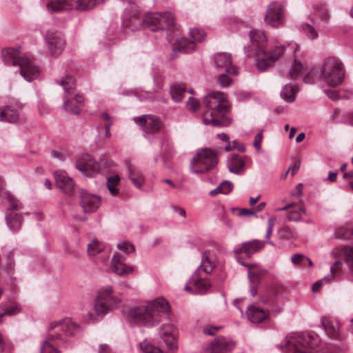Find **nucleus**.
<instances>
[{
    "instance_id": "f257e3e1",
    "label": "nucleus",
    "mask_w": 353,
    "mask_h": 353,
    "mask_svg": "<svg viewBox=\"0 0 353 353\" xmlns=\"http://www.w3.org/2000/svg\"><path fill=\"white\" fill-rule=\"evenodd\" d=\"M170 312L168 302L163 298H157L145 305L129 308L126 316L131 322L152 327L168 316Z\"/></svg>"
},
{
    "instance_id": "f03ea898",
    "label": "nucleus",
    "mask_w": 353,
    "mask_h": 353,
    "mask_svg": "<svg viewBox=\"0 0 353 353\" xmlns=\"http://www.w3.org/2000/svg\"><path fill=\"white\" fill-rule=\"evenodd\" d=\"M204 103L206 110L203 114V120L205 124L221 127L230 123L228 116L229 103L224 93L212 92L206 96Z\"/></svg>"
},
{
    "instance_id": "7ed1b4c3",
    "label": "nucleus",
    "mask_w": 353,
    "mask_h": 353,
    "mask_svg": "<svg viewBox=\"0 0 353 353\" xmlns=\"http://www.w3.org/2000/svg\"><path fill=\"white\" fill-rule=\"evenodd\" d=\"M78 329L79 326L70 319L52 322L41 353H60L58 347L65 343L68 337L74 335Z\"/></svg>"
},
{
    "instance_id": "20e7f679",
    "label": "nucleus",
    "mask_w": 353,
    "mask_h": 353,
    "mask_svg": "<svg viewBox=\"0 0 353 353\" xmlns=\"http://www.w3.org/2000/svg\"><path fill=\"white\" fill-rule=\"evenodd\" d=\"M252 46L255 48L256 65L259 70L263 71L271 67L283 54L285 48L283 46H276L270 51L265 50L267 37L259 30H252L250 32Z\"/></svg>"
},
{
    "instance_id": "39448f33",
    "label": "nucleus",
    "mask_w": 353,
    "mask_h": 353,
    "mask_svg": "<svg viewBox=\"0 0 353 353\" xmlns=\"http://www.w3.org/2000/svg\"><path fill=\"white\" fill-rule=\"evenodd\" d=\"M174 24V19L170 12L149 13L144 17L136 13L125 18L123 21V26L132 31L142 26H146L152 31H157L170 28Z\"/></svg>"
},
{
    "instance_id": "423d86ee",
    "label": "nucleus",
    "mask_w": 353,
    "mask_h": 353,
    "mask_svg": "<svg viewBox=\"0 0 353 353\" xmlns=\"http://www.w3.org/2000/svg\"><path fill=\"white\" fill-rule=\"evenodd\" d=\"M121 300L113 292L111 286L100 289L94 299L93 307L88 312L85 320L94 323L105 314L119 307Z\"/></svg>"
},
{
    "instance_id": "0eeeda50",
    "label": "nucleus",
    "mask_w": 353,
    "mask_h": 353,
    "mask_svg": "<svg viewBox=\"0 0 353 353\" xmlns=\"http://www.w3.org/2000/svg\"><path fill=\"white\" fill-rule=\"evenodd\" d=\"M2 56L6 65L19 67L20 73L26 80L30 81L39 75L37 66L28 57L21 56L17 49H6L3 50Z\"/></svg>"
},
{
    "instance_id": "6e6552de",
    "label": "nucleus",
    "mask_w": 353,
    "mask_h": 353,
    "mask_svg": "<svg viewBox=\"0 0 353 353\" xmlns=\"http://www.w3.org/2000/svg\"><path fill=\"white\" fill-rule=\"evenodd\" d=\"M319 339L317 336L294 333L286 337L283 352L285 353H317Z\"/></svg>"
},
{
    "instance_id": "1a4fd4ad",
    "label": "nucleus",
    "mask_w": 353,
    "mask_h": 353,
    "mask_svg": "<svg viewBox=\"0 0 353 353\" xmlns=\"http://www.w3.org/2000/svg\"><path fill=\"white\" fill-rule=\"evenodd\" d=\"M215 267L214 256L205 252L202 256L201 264L198 268L194 278L192 279L184 290L189 292L203 294L211 287L210 282L202 278V272L210 274Z\"/></svg>"
},
{
    "instance_id": "9d476101",
    "label": "nucleus",
    "mask_w": 353,
    "mask_h": 353,
    "mask_svg": "<svg viewBox=\"0 0 353 353\" xmlns=\"http://www.w3.org/2000/svg\"><path fill=\"white\" fill-rule=\"evenodd\" d=\"M57 83L63 88L65 92L64 109L72 114H79L82 108L83 100L82 97L76 92L74 78L67 74L57 81Z\"/></svg>"
},
{
    "instance_id": "9b49d317",
    "label": "nucleus",
    "mask_w": 353,
    "mask_h": 353,
    "mask_svg": "<svg viewBox=\"0 0 353 353\" xmlns=\"http://www.w3.org/2000/svg\"><path fill=\"white\" fill-rule=\"evenodd\" d=\"M345 77L343 64L336 57H328L325 59L321 69V78L330 86L340 85Z\"/></svg>"
},
{
    "instance_id": "f8f14e48",
    "label": "nucleus",
    "mask_w": 353,
    "mask_h": 353,
    "mask_svg": "<svg viewBox=\"0 0 353 353\" xmlns=\"http://www.w3.org/2000/svg\"><path fill=\"white\" fill-rule=\"evenodd\" d=\"M217 152L209 148L199 151L192 161V170L203 173L214 168L218 163Z\"/></svg>"
},
{
    "instance_id": "ddd939ff",
    "label": "nucleus",
    "mask_w": 353,
    "mask_h": 353,
    "mask_svg": "<svg viewBox=\"0 0 353 353\" xmlns=\"http://www.w3.org/2000/svg\"><path fill=\"white\" fill-rule=\"evenodd\" d=\"M104 1L105 0H50L47 7L48 10L56 12L71 10L74 7L79 11H85Z\"/></svg>"
},
{
    "instance_id": "4468645a",
    "label": "nucleus",
    "mask_w": 353,
    "mask_h": 353,
    "mask_svg": "<svg viewBox=\"0 0 353 353\" xmlns=\"http://www.w3.org/2000/svg\"><path fill=\"white\" fill-rule=\"evenodd\" d=\"M264 21L268 25L276 28L284 21V11L282 5L279 2L271 3L267 8Z\"/></svg>"
},
{
    "instance_id": "2eb2a0df",
    "label": "nucleus",
    "mask_w": 353,
    "mask_h": 353,
    "mask_svg": "<svg viewBox=\"0 0 353 353\" xmlns=\"http://www.w3.org/2000/svg\"><path fill=\"white\" fill-rule=\"evenodd\" d=\"M76 167L85 176L90 177L94 176L100 170L99 164L89 154L80 157L77 161Z\"/></svg>"
},
{
    "instance_id": "dca6fc26",
    "label": "nucleus",
    "mask_w": 353,
    "mask_h": 353,
    "mask_svg": "<svg viewBox=\"0 0 353 353\" xmlns=\"http://www.w3.org/2000/svg\"><path fill=\"white\" fill-rule=\"evenodd\" d=\"M265 246V242L253 240L243 243L234 250L237 261L241 264V254H244L247 257H251L254 253L261 250Z\"/></svg>"
},
{
    "instance_id": "f3484780",
    "label": "nucleus",
    "mask_w": 353,
    "mask_h": 353,
    "mask_svg": "<svg viewBox=\"0 0 353 353\" xmlns=\"http://www.w3.org/2000/svg\"><path fill=\"white\" fill-rule=\"evenodd\" d=\"M159 334L168 350H174L177 348V330L172 323H163Z\"/></svg>"
},
{
    "instance_id": "a211bd4d",
    "label": "nucleus",
    "mask_w": 353,
    "mask_h": 353,
    "mask_svg": "<svg viewBox=\"0 0 353 353\" xmlns=\"http://www.w3.org/2000/svg\"><path fill=\"white\" fill-rule=\"evenodd\" d=\"M241 265L248 268L250 292L252 296H255L257 292L258 285L262 278L265 275L266 270L256 264H247L245 263H241Z\"/></svg>"
},
{
    "instance_id": "6ab92c4d",
    "label": "nucleus",
    "mask_w": 353,
    "mask_h": 353,
    "mask_svg": "<svg viewBox=\"0 0 353 353\" xmlns=\"http://www.w3.org/2000/svg\"><path fill=\"white\" fill-rule=\"evenodd\" d=\"M46 40L52 55L57 56L61 53L65 46V41L59 32L48 30L46 33Z\"/></svg>"
},
{
    "instance_id": "aec40b11",
    "label": "nucleus",
    "mask_w": 353,
    "mask_h": 353,
    "mask_svg": "<svg viewBox=\"0 0 353 353\" xmlns=\"http://www.w3.org/2000/svg\"><path fill=\"white\" fill-rule=\"evenodd\" d=\"M214 64L219 72H226L229 74H236V68L232 64V57L226 52L218 53L214 57Z\"/></svg>"
},
{
    "instance_id": "412c9836",
    "label": "nucleus",
    "mask_w": 353,
    "mask_h": 353,
    "mask_svg": "<svg viewBox=\"0 0 353 353\" xmlns=\"http://www.w3.org/2000/svg\"><path fill=\"white\" fill-rule=\"evenodd\" d=\"M101 199L99 196L82 190L80 196V205L85 213L95 212L100 206Z\"/></svg>"
},
{
    "instance_id": "4be33fe9",
    "label": "nucleus",
    "mask_w": 353,
    "mask_h": 353,
    "mask_svg": "<svg viewBox=\"0 0 353 353\" xmlns=\"http://www.w3.org/2000/svg\"><path fill=\"white\" fill-rule=\"evenodd\" d=\"M134 121L143 128L146 133H155L161 128V122L159 118L153 115H147L134 119Z\"/></svg>"
},
{
    "instance_id": "5701e85b",
    "label": "nucleus",
    "mask_w": 353,
    "mask_h": 353,
    "mask_svg": "<svg viewBox=\"0 0 353 353\" xmlns=\"http://www.w3.org/2000/svg\"><path fill=\"white\" fill-rule=\"evenodd\" d=\"M321 322L329 338L339 341L343 340V338L340 332V323L337 321L323 316Z\"/></svg>"
},
{
    "instance_id": "b1692460",
    "label": "nucleus",
    "mask_w": 353,
    "mask_h": 353,
    "mask_svg": "<svg viewBox=\"0 0 353 353\" xmlns=\"http://www.w3.org/2000/svg\"><path fill=\"white\" fill-rule=\"evenodd\" d=\"M125 258L120 254H114L111 262L110 269L112 272L120 275H125L132 273L134 268L123 263Z\"/></svg>"
},
{
    "instance_id": "393cba45",
    "label": "nucleus",
    "mask_w": 353,
    "mask_h": 353,
    "mask_svg": "<svg viewBox=\"0 0 353 353\" xmlns=\"http://www.w3.org/2000/svg\"><path fill=\"white\" fill-rule=\"evenodd\" d=\"M335 258L342 259L347 265L350 272L353 274V246L343 245L333 251Z\"/></svg>"
},
{
    "instance_id": "a878e982",
    "label": "nucleus",
    "mask_w": 353,
    "mask_h": 353,
    "mask_svg": "<svg viewBox=\"0 0 353 353\" xmlns=\"http://www.w3.org/2000/svg\"><path fill=\"white\" fill-rule=\"evenodd\" d=\"M54 177L57 186L65 194H72L74 191V183L72 178L64 172H56Z\"/></svg>"
},
{
    "instance_id": "bb28decb",
    "label": "nucleus",
    "mask_w": 353,
    "mask_h": 353,
    "mask_svg": "<svg viewBox=\"0 0 353 353\" xmlns=\"http://www.w3.org/2000/svg\"><path fill=\"white\" fill-rule=\"evenodd\" d=\"M234 344L224 337H218L211 343L210 353H230Z\"/></svg>"
},
{
    "instance_id": "cd10ccee",
    "label": "nucleus",
    "mask_w": 353,
    "mask_h": 353,
    "mask_svg": "<svg viewBox=\"0 0 353 353\" xmlns=\"http://www.w3.org/2000/svg\"><path fill=\"white\" fill-rule=\"evenodd\" d=\"M248 160L249 159L247 157L233 154L228 163L230 172L236 174L243 173Z\"/></svg>"
},
{
    "instance_id": "c85d7f7f",
    "label": "nucleus",
    "mask_w": 353,
    "mask_h": 353,
    "mask_svg": "<svg viewBox=\"0 0 353 353\" xmlns=\"http://www.w3.org/2000/svg\"><path fill=\"white\" fill-rule=\"evenodd\" d=\"M128 178L131 183L137 188H141L145 183V176L141 170L137 166L129 164L128 166Z\"/></svg>"
},
{
    "instance_id": "c756f323",
    "label": "nucleus",
    "mask_w": 353,
    "mask_h": 353,
    "mask_svg": "<svg viewBox=\"0 0 353 353\" xmlns=\"http://www.w3.org/2000/svg\"><path fill=\"white\" fill-rule=\"evenodd\" d=\"M248 319L253 323H259L268 317V313L259 307L251 306L246 312Z\"/></svg>"
},
{
    "instance_id": "7c9ffc66",
    "label": "nucleus",
    "mask_w": 353,
    "mask_h": 353,
    "mask_svg": "<svg viewBox=\"0 0 353 353\" xmlns=\"http://www.w3.org/2000/svg\"><path fill=\"white\" fill-rule=\"evenodd\" d=\"M10 207L8 208V212L6 213V221L7 223V225L11 228V229H17L19 228L22 223V216L14 212V210H17V209H12V205H10ZM21 205L20 206L18 210L21 208Z\"/></svg>"
},
{
    "instance_id": "2f4dec72",
    "label": "nucleus",
    "mask_w": 353,
    "mask_h": 353,
    "mask_svg": "<svg viewBox=\"0 0 353 353\" xmlns=\"http://www.w3.org/2000/svg\"><path fill=\"white\" fill-rule=\"evenodd\" d=\"M19 119L17 110L12 106H6L3 109L0 108V121L14 123Z\"/></svg>"
},
{
    "instance_id": "473e14b6",
    "label": "nucleus",
    "mask_w": 353,
    "mask_h": 353,
    "mask_svg": "<svg viewBox=\"0 0 353 353\" xmlns=\"http://www.w3.org/2000/svg\"><path fill=\"white\" fill-rule=\"evenodd\" d=\"M196 44L185 38L177 39L173 45V50L188 53L194 50Z\"/></svg>"
},
{
    "instance_id": "72a5a7b5",
    "label": "nucleus",
    "mask_w": 353,
    "mask_h": 353,
    "mask_svg": "<svg viewBox=\"0 0 353 353\" xmlns=\"http://www.w3.org/2000/svg\"><path fill=\"white\" fill-rule=\"evenodd\" d=\"M290 209H291V211L288 215V219L290 221H296L299 220L301 219V214L305 213V210L302 207L294 203H290L278 209V210H288Z\"/></svg>"
},
{
    "instance_id": "f704fd0d",
    "label": "nucleus",
    "mask_w": 353,
    "mask_h": 353,
    "mask_svg": "<svg viewBox=\"0 0 353 353\" xmlns=\"http://www.w3.org/2000/svg\"><path fill=\"white\" fill-rule=\"evenodd\" d=\"M4 182L1 177H0V198H5L8 201L9 204L12 205V209H18L21 206V203L8 191L4 189Z\"/></svg>"
},
{
    "instance_id": "c9c22d12",
    "label": "nucleus",
    "mask_w": 353,
    "mask_h": 353,
    "mask_svg": "<svg viewBox=\"0 0 353 353\" xmlns=\"http://www.w3.org/2000/svg\"><path fill=\"white\" fill-rule=\"evenodd\" d=\"M298 90L296 85L287 84L281 90V96L286 101L292 102L295 99L296 94Z\"/></svg>"
},
{
    "instance_id": "e433bc0d",
    "label": "nucleus",
    "mask_w": 353,
    "mask_h": 353,
    "mask_svg": "<svg viewBox=\"0 0 353 353\" xmlns=\"http://www.w3.org/2000/svg\"><path fill=\"white\" fill-rule=\"evenodd\" d=\"M119 182L120 177L117 174L108 177L107 188L112 195L115 196L119 194V189L117 186L119 185Z\"/></svg>"
},
{
    "instance_id": "4c0bfd02",
    "label": "nucleus",
    "mask_w": 353,
    "mask_h": 353,
    "mask_svg": "<svg viewBox=\"0 0 353 353\" xmlns=\"http://www.w3.org/2000/svg\"><path fill=\"white\" fill-rule=\"evenodd\" d=\"M104 249V245L97 239L92 240L88 245V253L90 256H94L101 252Z\"/></svg>"
},
{
    "instance_id": "58836bf2",
    "label": "nucleus",
    "mask_w": 353,
    "mask_h": 353,
    "mask_svg": "<svg viewBox=\"0 0 353 353\" xmlns=\"http://www.w3.org/2000/svg\"><path fill=\"white\" fill-rule=\"evenodd\" d=\"M185 92V88L181 85H174L171 87L170 93L175 101H180Z\"/></svg>"
},
{
    "instance_id": "ea45409f",
    "label": "nucleus",
    "mask_w": 353,
    "mask_h": 353,
    "mask_svg": "<svg viewBox=\"0 0 353 353\" xmlns=\"http://www.w3.org/2000/svg\"><path fill=\"white\" fill-rule=\"evenodd\" d=\"M232 188H233V185L232 183H230L229 181H225V182H223L216 188L210 191V194L213 196L219 193L228 194L232 190Z\"/></svg>"
},
{
    "instance_id": "a19ab883",
    "label": "nucleus",
    "mask_w": 353,
    "mask_h": 353,
    "mask_svg": "<svg viewBox=\"0 0 353 353\" xmlns=\"http://www.w3.org/2000/svg\"><path fill=\"white\" fill-rule=\"evenodd\" d=\"M353 235V228L350 225L339 228L335 232L336 239H348Z\"/></svg>"
},
{
    "instance_id": "79ce46f5",
    "label": "nucleus",
    "mask_w": 353,
    "mask_h": 353,
    "mask_svg": "<svg viewBox=\"0 0 353 353\" xmlns=\"http://www.w3.org/2000/svg\"><path fill=\"white\" fill-rule=\"evenodd\" d=\"M302 70V63L296 59H294L292 68L289 72V75L292 79H296L300 75Z\"/></svg>"
},
{
    "instance_id": "37998d69",
    "label": "nucleus",
    "mask_w": 353,
    "mask_h": 353,
    "mask_svg": "<svg viewBox=\"0 0 353 353\" xmlns=\"http://www.w3.org/2000/svg\"><path fill=\"white\" fill-rule=\"evenodd\" d=\"M193 42H201L205 37V32L199 28H192L190 32Z\"/></svg>"
},
{
    "instance_id": "c03bdc74",
    "label": "nucleus",
    "mask_w": 353,
    "mask_h": 353,
    "mask_svg": "<svg viewBox=\"0 0 353 353\" xmlns=\"http://www.w3.org/2000/svg\"><path fill=\"white\" fill-rule=\"evenodd\" d=\"M140 348L143 353H162V351L157 347H154L147 342L140 343Z\"/></svg>"
},
{
    "instance_id": "a18cd8bd",
    "label": "nucleus",
    "mask_w": 353,
    "mask_h": 353,
    "mask_svg": "<svg viewBox=\"0 0 353 353\" xmlns=\"http://www.w3.org/2000/svg\"><path fill=\"white\" fill-rule=\"evenodd\" d=\"M316 14L322 21H327L330 19L328 10L324 6H319L316 9Z\"/></svg>"
},
{
    "instance_id": "49530a36",
    "label": "nucleus",
    "mask_w": 353,
    "mask_h": 353,
    "mask_svg": "<svg viewBox=\"0 0 353 353\" xmlns=\"http://www.w3.org/2000/svg\"><path fill=\"white\" fill-rule=\"evenodd\" d=\"M303 30L311 39H314L318 37V33L314 28L307 23L303 25Z\"/></svg>"
},
{
    "instance_id": "de8ad7c7",
    "label": "nucleus",
    "mask_w": 353,
    "mask_h": 353,
    "mask_svg": "<svg viewBox=\"0 0 353 353\" xmlns=\"http://www.w3.org/2000/svg\"><path fill=\"white\" fill-rule=\"evenodd\" d=\"M117 248L119 250L124 252L126 254H129L134 252V247L133 245L129 243L128 242H122L117 245Z\"/></svg>"
},
{
    "instance_id": "09e8293b",
    "label": "nucleus",
    "mask_w": 353,
    "mask_h": 353,
    "mask_svg": "<svg viewBox=\"0 0 353 353\" xmlns=\"http://www.w3.org/2000/svg\"><path fill=\"white\" fill-rule=\"evenodd\" d=\"M285 291V288L279 285H274L271 286L268 292L273 296H278L282 294Z\"/></svg>"
},
{
    "instance_id": "8fccbe9b",
    "label": "nucleus",
    "mask_w": 353,
    "mask_h": 353,
    "mask_svg": "<svg viewBox=\"0 0 353 353\" xmlns=\"http://www.w3.org/2000/svg\"><path fill=\"white\" fill-rule=\"evenodd\" d=\"M280 233L281 238L284 239H290L295 237L294 231L289 227H284Z\"/></svg>"
},
{
    "instance_id": "3c124183",
    "label": "nucleus",
    "mask_w": 353,
    "mask_h": 353,
    "mask_svg": "<svg viewBox=\"0 0 353 353\" xmlns=\"http://www.w3.org/2000/svg\"><path fill=\"white\" fill-rule=\"evenodd\" d=\"M318 74L316 69L311 70L303 78V81L306 83H312L314 82Z\"/></svg>"
},
{
    "instance_id": "603ef678",
    "label": "nucleus",
    "mask_w": 353,
    "mask_h": 353,
    "mask_svg": "<svg viewBox=\"0 0 353 353\" xmlns=\"http://www.w3.org/2000/svg\"><path fill=\"white\" fill-rule=\"evenodd\" d=\"M188 108L192 111H196L200 107V103L198 100L193 97H190L187 103Z\"/></svg>"
},
{
    "instance_id": "864d4df0",
    "label": "nucleus",
    "mask_w": 353,
    "mask_h": 353,
    "mask_svg": "<svg viewBox=\"0 0 353 353\" xmlns=\"http://www.w3.org/2000/svg\"><path fill=\"white\" fill-rule=\"evenodd\" d=\"M276 223V218L275 217H271L268 219V228L267 232L265 234L266 239H270V236L272 235L273 228L274 226V224Z\"/></svg>"
},
{
    "instance_id": "5fc2aeb1",
    "label": "nucleus",
    "mask_w": 353,
    "mask_h": 353,
    "mask_svg": "<svg viewBox=\"0 0 353 353\" xmlns=\"http://www.w3.org/2000/svg\"><path fill=\"white\" fill-rule=\"evenodd\" d=\"M305 258L303 254H296L292 256V262L294 265H305Z\"/></svg>"
},
{
    "instance_id": "6e6d98bb",
    "label": "nucleus",
    "mask_w": 353,
    "mask_h": 353,
    "mask_svg": "<svg viewBox=\"0 0 353 353\" xmlns=\"http://www.w3.org/2000/svg\"><path fill=\"white\" fill-rule=\"evenodd\" d=\"M218 81L221 86L226 87L230 84L231 79L228 75L223 73L219 75Z\"/></svg>"
},
{
    "instance_id": "4d7b16f0",
    "label": "nucleus",
    "mask_w": 353,
    "mask_h": 353,
    "mask_svg": "<svg viewBox=\"0 0 353 353\" xmlns=\"http://www.w3.org/2000/svg\"><path fill=\"white\" fill-rule=\"evenodd\" d=\"M333 276H330L328 277H325L322 280L316 282L312 285V291L314 292H316L319 290V289L321 288L323 283H327Z\"/></svg>"
},
{
    "instance_id": "13d9d810",
    "label": "nucleus",
    "mask_w": 353,
    "mask_h": 353,
    "mask_svg": "<svg viewBox=\"0 0 353 353\" xmlns=\"http://www.w3.org/2000/svg\"><path fill=\"white\" fill-rule=\"evenodd\" d=\"M238 212V215L239 216H252L254 214V212L253 210L250 209H245V208H241V209H233V212Z\"/></svg>"
},
{
    "instance_id": "bf43d9fd",
    "label": "nucleus",
    "mask_w": 353,
    "mask_h": 353,
    "mask_svg": "<svg viewBox=\"0 0 353 353\" xmlns=\"http://www.w3.org/2000/svg\"><path fill=\"white\" fill-rule=\"evenodd\" d=\"M263 139L262 132H259L254 137V146L258 150H261V143Z\"/></svg>"
},
{
    "instance_id": "052dcab7",
    "label": "nucleus",
    "mask_w": 353,
    "mask_h": 353,
    "mask_svg": "<svg viewBox=\"0 0 353 353\" xmlns=\"http://www.w3.org/2000/svg\"><path fill=\"white\" fill-rule=\"evenodd\" d=\"M342 268V263L340 260H337L334 262V265L331 267L330 271L332 275L340 272Z\"/></svg>"
},
{
    "instance_id": "680f3d73",
    "label": "nucleus",
    "mask_w": 353,
    "mask_h": 353,
    "mask_svg": "<svg viewBox=\"0 0 353 353\" xmlns=\"http://www.w3.org/2000/svg\"><path fill=\"white\" fill-rule=\"evenodd\" d=\"M220 328L221 327L208 325L205 326L203 328V332L208 335L213 336L215 334L216 332L218 331Z\"/></svg>"
},
{
    "instance_id": "e2e57ef3",
    "label": "nucleus",
    "mask_w": 353,
    "mask_h": 353,
    "mask_svg": "<svg viewBox=\"0 0 353 353\" xmlns=\"http://www.w3.org/2000/svg\"><path fill=\"white\" fill-rule=\"evenodd\" d=\"M101 120L104 128H106V124L108 123H110V128H111L112 122L111 121L110 117L107 113L103 112L101 114Z\"/></svg>"
},
{
    "instance_id": "0e129e2a",
    "label": "nucleus",
    "mask_w": 353,
    "mask_h": 353,
    "mask_svg": "<svg viewBox=\"0 0 353 353\" xmlns=\"http://www.w3.org/2000/svg\"><path fill=\"white\" fill-rule=\"evenodd\" d=\"M6 267H7V269L10 271H12L14 270L13 254L12 252L9 253L8 255Z\"/></svg>"
},
{
    "instance_id": "69168bd1",
    "label": "nucleus",
    "mask_w": 353,
    "mask_h": 353,
    "mask_svg": "<svg viewBox=\"0 0 353 353\" xmlns=\"http://www.w3.org/2000/svg\"><path fill=\"white\" fill-rule=\"evenodd\" d=\"M325 92L332 100H336L339 98L338 92L336 90H325Z\"/></svg>"
},
{
    "instance_id": "338daca9",
    "label": "nucleus",
    "mask_w": 353,
    "mask_h": 353,
    "mask_svg": "<svg viewBox=\"0 0 353 353\" xmlns=\"http://www.w3.org/2000/svg\"><path fill=\"white\" fill-rule=\"evenodd\" d=\"M221 221H222L223 223L225 226H227V227H228V228H232V223H231V221H230V219H229L228 216H223L222 217Z\"/></svg>"
},
{
    "instance_id": "774afa93",
    "label": "nucleus",
    "mask_w": 353,
    "mask_h": 353,
    "mask_svg": "<svg viewBox=\"0 0 353 353\" xmlns=\"http://www.w3.org/2000/svg\"><path fill=\"white\" fill-rule=\"evenodd\" d=\"M341 350H332V347H328L326 350H323L322 353H341Z\"/></svg>"
}]
</instances>
